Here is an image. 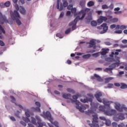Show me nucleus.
Returning a JSON list of instances; mask_svg holds the SVG:
<instances>
[{
  "instance_id": "603ef678",
  "label": "nucleus",
  "mask_w": 127,
  "mask_h": 127,
  "mask_svg": "<svg viewBox=\"0 0 127 127\" xmlns=\"http://www.w3.org/2000/svg\"><path fill=\"white\" fill-rule=\"evenodd\" d=\"M113 86H114V85L113 84L109 83L108 84V86H105L104 88L105 89H107V88H113Z\"/></svg>"
},
{
  "instance_id": "c03bdc74",
  "label": "nucleus",
  "mask_w": 127,
  "mask_h": 127,
  "mask_svg": "<svg viewBox=\"0 0 127 127\" xmlns=\"http://www.w3.org/2000/svg\"><path fill=\"white\" fill-rule=\"evenodd\" d=\"M66 91H67L68 93H72V94H75V91H74V90L71 88H67L66 89Z\"/></svg>"
},
{
  "instance_id": "0e129e2a",
  "label": "nucleus",
  "mask_w": 127,
  "mask_h": 127,
  "mask_svg": "<svg viewBox=\"0 0 127 127\" xmlns=\"http://www.w3.org/2000/svg\"><path fill=\"white\" fill-rule=\"evenodd\" d=\"M20 112L17 111L15 113V116H16V117H17V118H19V114H20Z\"/></svg>"
},
{
  "instance_id": "ea45409f",
  "label": "nucleus",
  "mask_w": 127,
  "mask_h": 127,
  "mask_svg": "<svg viewBox=\"0 0 127 127\" xmlns=\"http://www.w3.org/2000/svg\"><path fill=\"white\" fill-rule=\"evenodd\" d=\"M95 3L93 1H90L87 3V6H88L89 7H91V6H93Z\"/></svg>"
},
{
  "instance_id": "4468645a",
  "label": "nucleus",
  "mask_w": 127,
  "mask_h": 127,
  "mask_svg": "<svg viewBox=\"0 0 127 127\" xmlns=\"http://www.w3.org/2000/svg\"><path fill=\"white\" fill-rule=\"evenodd\" d=\"M103 96V94H102V92H97L96 94L94 95V97L96 98V100L99 102V103H102L103 101L101 98H100V97H102Z\"/></svg>"
},
{
  "instance_id": "774afa93",
  "label": "nucleus",
  "mask_w": 127,
  "mask_h": 127,
  "mask_svg": "<svg viewBox=\"0 0 127 127\" xmlns=\"http://www.w3.org/2000/svg\"><path fill=\"white\" fill-rule=\"evenodd\" d=\"M120 29H127V26L121 25V26H120Z\"/></svg>"
},
{
  "instance_id": "bb28decb",
  "label": "nucleus",
  "mask_w": 127,
  "mask_h": 127,
  "mask_svg": "<svg viewBox=\"0 0 127 127\" xmlns=\"http://www.w3.org/2000/svg\"><path fill=\"white\" fill-rule=\"evenodd\" d=\"M79 5H80L81 7H84V6L86 5V1L85 0H81L79 2Z\"/></svg>"
},
{
  "instance_id": "2f4dec72",
  "label": "nucleus",
  "mask_w": 127,
  "mask_h": 127,
  "mask_svg": "<svg viewBox=\"0 0 127 127\" xmlns=\"http://www.w3.org/2000/svg\"><path fill=\"white\" fill-rule=\"evenodd\" d=\"M113 79H114V77H110L105 78V84L109 83V82H110V81H111V80H113Z\"/></svg>"
},
{
  "instance_id": "1a4fd4ad",
  "label": "nucleus",
  "mask_w": 127,
  "mask_h": 127,
  "mask_svg": "<svg viewBox=\"0 0 127 127\" xmlns=\"http://www.w3.org/2000/svg\"><path fill=\"white\" fill-rule=\"evenodd\" d=\"M115 59H116L115 61L114 62H116L115 63H113L112 64L109 65V67L111 69H114V68H116V67H119L120 66V57H118L117 56L115 57Z\"/></svg>"
},
{
  "instance_id": "c9c22d12",
  "label": "nucleus",
  "mask_w": 127,
  "mask_h": 127,
  "mask_svg": "<svg viewBox=\"0 0 127 127\" xmlns=\"http://www.w3.org/2000/svg\"><path fill=\"white\" fill-rule=\"evenodd\" d=\"M88 44H91V45L96 46V40L95 39L91 40L89 43H88Z\"/></svg>"
},
{
  "instance_id": "680f3d73",
  "label": "nucleus",
  "mask_w": 127,
  "mask_h": 127,
  "mask_svg": "<svg viewBox=\"0 0 127 127\" xmlns=\"http://www.w3.org/2000/svg\"><path fill=\"white\" fill-rule=\"evenodd\" d=\"M112 126L113 127H117L118 126V124H117L116 122H113L112 123Z\"/></svg>"
},
{
  "instance_id": "69168bd1",
  "label": "nucleus",
  "mask_w": 127,
  "mask_h": 127,
  "mask_svg": "<svg viewBox=\"0 0 127 127\" xmlns=\"http://www.w3.org/2000/svg\"><path fill=\"white\" fill-rule=\"evenodd\" d=\"M124 74H125V71H120L118 74V76H119V77H121V76H122V75H124Z\"/></svg>"
},
{
  "instance_id": "e433bc0d",
  "label": "nucleus",
  "mask_w": 127,
  "mask_h": 127,
  "mask_svg": "<svg viewBox=\"0 0 127 127\" xmlns=\"http://www.w3.org/2000/svg\"><path fill=\"white\" fill-rule=\"evenodd\" d=\"M104 114L105 115H107V116H112L111 114V110L110 109H108L107 110H105Z\"/></svg>"
},
{
  "instance_id": "49530a36",
  "label": "nucleus",
  "mask_w": 127,
  "mask_h": 127,
  "mask_svg": "<svg viewBox=\"0 0 127 127\" xmlns=\"http://www.w3.org/2000/svg\"><path fill=\"white\" fill-rule=\"evenodd\" d=\"M56 37H59L60 38L62 39L64 37V36L60 33H58L56 34Z\"/></svg>"
},
{
  "instance_id": "09e8293b",
  "label": "nucleus",
  "mask_w": 127,
  "mask_h": 127,
  "mask_svg": "<svg viewBox=\"0 0 127 127\" xmlns=\"http://www.w3.org/2000/svg\"><path fill=\"white\" fill-rule=\"evenodd\" d=\"M102 9H108L109 8V6L107 4H103L102 5Z\"/></svg>"
},
{
  "instance_id": "a211bd4d",
  "label": "nucleus",
  "mask_w": 127,
  "mask_h": 127,
  "mask_svg": "<svg viewBox=\"0 0 127 127\" xmlns=\"http://www.w3.org/2000/svg\"><path fill=\"white\" fill-rule=\"evenodd\" d=\"M2 33L4 34V33H5V31H4L3 28L1 27V25H0V39H2V35H1Z\"/></svg>"
},
{
  "instance_id": "3c124183",
  "label": "nucleus",
  "mask_w": 127,
  "mask_h": 127,
  "mask_svg": "<svg viewBox=\"0 0 127 127\" xmlns=\"http://www.w3.org/2000/svg\"><path fill=\"white\" fill-rule=\"evenodd\" d=\"M70 31H71V28H69L65 30V34H69V33H70Z\"/></svg>"
},
{
  "instance_id": "338daca9",
  "label": "nucleus",
  "mask_w": 127,
  "mask_h": 127,
  "mask_svg": "<svg viewBox=\"0 0 127 127\" xmlns=\"http://www.w3.org/2000/svg\"><path fill=\"white\" fill-rule=\"evenodd\" d=\"M120 48H122V49H124V48H127V45H121Z\"/></svg>"
},
{
  "instance_id": "aec40b11",
  "label": "nucleus",
  "mask_w": 127,
  "mask_h": 127,
  "mask_svg": "<svg viewBox=\"0 0 127 127\" xmlns=\"http://www.w3.org/2000/svg\"><path fill=\"white\" fill-rule=\"evenodd\" d=\"M109 50L110 49H102V52H101V55H103V56L106 55V54H107V53L109 52Z\"/></svg>"
},
{
  "instance_id": "2eb2a0df",
  "label": "nucleus",
  "mask_w": 127,
  "mask_h": 127,
  "mask_svg": "<svg viewBox=\"0 0 127 127\" xmlns=\"http://www.w3.org/2000/svg\"><path fill=\"white\" fill-rule=\"evenodd\" d=\"M6 21V17L4 15H2L1 12H0V23L3 24Z\"/></svg>"
},
{
  "instance_id": "6ab92c4d",
  "label": "nucleus",
  "mask_w": 127,
  "mask_h": 127,
  "mask_svg": "<svg viewBox=\"0 0 127 127\" xmlns=\"http://www.w3.org/2000/svg\"><path fill=\"white\" fill-rule=\"evenodd\" d=\"M115 52H112L111 55H110V57H114V55H119V52H121L122 50L118 49L116 50Z\"/></svg>"
},
{
  "instance_id": "c85d7f7f",
  "label": "nucleus",
  "mask_w": 127,
  "mask_h": 127,
  "mask_svg": "<svg viewBox=\"0 0 127 127\" xmlns=\"http://www.w3.org/2000/svg\"><path fill=\"white\" fill-rule=\"evenodd\" d=\"M105 61H107V62H115L116 60L111 58H107L105 59Z\"/></svg>"
},
{
  "instance_id": "58836bf2",
  "label": "nucleus",
  "mask_w": 127,
  "mask_h": 127,
  "mask_svg": "<svg viewBox=\"0 0 127 127\" xmlns=\"http://www.w3.org/2000/svg\"><path fill=\"white\" fill-rule=\"evenodd\" d=\"M121 89H127V85L126 84V83H121Z\"/></svg>"
},
{
  "instance_id": "4d7b16f0",
  "label": "nucleus",
  "mask_w": 127,
  "mask_h": 127,
  "mask_svg": "<svg viewBox=\"0 0 127 127\" xmlns=\"http://www.w3.org/2000/svg\"><path fill=\"white\" fill-rule=\"evenodd\" d=\"M122 32H123L122 30H118L115 31L114 32V33H118V34H121V33H122Z\"/></svg>"
},
{
  "instance_id": "bf43d9fd",
  "label": "nucleus",
  "mask_w": 127,
  "mask_h": 127,
  "mask_svg": "<svg viewBox=\"0 0 127 127\" xmlns=\"http://www.w3.org/2000/svg\"><path fill=\"white\" fill-rule=\"evenodd\" d=\"M108 8L110 9H114V4L111 3L109 6H108Z\"/></svg>"
},
{
  "instance_id": "e2e57ef3",
  "label": "nucleus",
  "mask_w": 127,
  "mask_h": 127,
  "mask_svg": "<svg viewBox=\"0 0 127 127\" xmlns=\"http://www.w3.org/2000/svg\"><path fill=\"white\" fill-rule=\"evenodd\" d=\"M73 8V5L72 4H69V5L67 6V9H72Z\"/></svg>"
},
{
  "instance_id": "de8ad7c7",
  "label": "nucleus",
  "mask_w": 127,
  "mask_h": 127,
  "mask_svg": "<svg viewBox=\"0 0 127 127\" xmlns=\"http://www.w3.org/2000/svg\"><path fill=\"white\" fill-rule=\"evenodd\" d=\"M92 47H93V49H96V48H97L96 46L92 45V44H89V45L88 46V48H92Z\"/></svg>"
},
{
  "instance_id": "052dcab7",
  "label": "nucleus",
  "mask_w": 127,
  "mask_h": 127,
  "mask_svg": "<svg viewBox=\"0 0 127 127\" xmlns=\"http://www.w3.org/2000/svg\"><path fill=\"white\" fill-rule=\"evenodd\" d=\"M93 105L94 106V108L97 109L98 108V105H99V103H91V105Z\"/></svg>"
},
{
  "instance_id": "5701e85b",
  "label": "nucleus",
  "mask_w": 127,
  "mask_h": 127,
  "mask_svg": "<svg viewBox=\"0 0 127 127\" xmlns=\"http://www.w3.org/2000/svg\"><path fill=\"white\" fill-rule=\"evenodd\" d=\"M81 97H82V95L77 93L75 95H73L72 96V99H73V100H75V101H77V100H78V98H80Z\"/></svg>"
},
{
  "instance_id": "20e7f679",
  "label": "nucleus",
  "mask_w": 127,
  "mask_h": 127,
  "mask_svg": "<svg viewBox=\"0 0 127 127\" xmlns=\"http://www.w3.org/2000/svg\"><path fill=\"white\" fill-rule=\"evenodd\" d=\"M103 103L105 106L100 105L99 106V111H101V112H104V113H105V111H106V106H107V107H108V108H110V105L113 103V102L109 101L106 99H103Z\"/></svg>"
},
{
  "instance_id": "412c9836",
  "label": "nucleus",
  "mask_w": 127,
  "mask_h": 127,
  "mask_svg": "<svg viewBox=\"0 0 127 127\" xmlns=\"http://www.w3.org/2000/svg\"><path fill=\"white\" fill-rule=\"evenodd\" d=\"M71 95L70 94H66L64 93L63 95V97L64 98V99H66V100H69V99H70V98H71Z\"/></svg>"
},
{
  "instance_id": "473e14b6",
  "label": "nucleus",
  "mask_w": 127,
  "mask_h": 127,
  "mask_svg": "<svg viewBox=\"0 0 127 127\" xmlns=\"http://www.w3.org/2000/svg\"><path fill=\"white\" fill-rule=\"evenodd\" d=\"M85 114L88 116H91V114H94V111H93V110H88L87 111H85Z\"/></svg>"
},
{
  "instance_id": "f257e3e1",
  "label": "nucleus",
  "mask_w": 127,
  "mask_h": 127,
  "mask_svg": "<svg viewBox=\"0 0 127 127\" xmlns=\"http://www.w3.org/2000/svg\"><path fill=\"white\" fill-rule=\"evenodd\" d=\"M91 12V9L89 8H83L81 10V11L79 13H76L75 16L77 15V17L74 19L73 21L69 23V26L71 25V29L72 30H75L76 28H77V23L79 20H82L83 19L85 18L86 16V13H90Z\"/></svg>"
},
{
  "instance_id": "393cba45",
  "label": "nucleus",
  "mask_w": 127,
  "mask_h": 127,
  "mask_svg": "<svg viewBox=\"0 0 127 127\" xmlns=\"http://www.w3.org/2000/svg\"><path fill=\"white\" fill-rule=\"evenodd\" d=\"M4 63H0V67L3 70H5L6 72L8 71V69L6 67H4Z\"/></svg>"
},
{
  "instance_id": "6e6552de",
  "label": "nucleus",
  "mask_w": 127,
  "mask_h": 127,
  "mask_svg": "<svg viewBox=\"0 0 127 127\" xmlns=\"http://www.w3.org/2000/svg\"><path fill=\"white\" fill-rule=\"evenodd\" d=\"M115 108L116 110H117V111H119V112H123L124 110L127 112V108L126 107V106H125V105H121V104L119 103H116Z\"/></svg>"
},
{
  "instance_id": "b1692460",
  "label": "nucleus",
  "mask_w": 127,
  "mask_h": 127,
  "mask_svg": "<svg viewBox=\"0 0 127 127\" xmlns=\"http://www.w3.org/2000/svg\"><path fill=\"white\" fill-rule=\"evenodd\" d=\"M71 12L72 13H74V16H78V15H76V13H79V12H80L81 10L80 11L77 12V8H72L71 9Z\"/></svg>"
},
{
  "instance_id": "a878e982",
  "label": "nucleus",
  "mask_w": 127,
  "mask_h": 127,
  "mask_svg": "<svg viewBox=\"0 0 127 127\" xmlns=\"http://www.w3.org/2000/svg\"><path fill=\"white\" fill-rule=\"evenodd\" d=\"M72 103V104H74V103H75V105H76V106H78V105L80 104V101H78V100H73V99H72V98L69 99Z\"/></svg>"
},
{
  "instance_id": "f8f14e48",
  "label": "nucleus",
  "mask_w": 127,
  "mask_h": 127,
  "mask_svg": "<svg viewBox=\"0 0 127 127\" xmlns=\"http://www.w3.org/2000/svg\"><path fill=\"white\" fill-rule=\"evenodd\" d=\"M36 106H38L37 107H32L31 109L33 112H38V113H40V107H41V104H40V103L38 102H35Z\"/></svg>"
},
{
  "instance_id": "864d4df0",
  "label": "nucleus",
  "mask_w": 127,
  "mask_h": 127,
  "mask_svg": "<svg viewBox=\"0 0 127 127\" xmlns=\"http://www.w3.org/2000/svg\"><path fill=\"white\" fill-rule=\"evenodd\" d=\"M53 125H54V126H55L56 127H59V124L58 122H57V121H55L53 122Z\"/></svg>"
},
{
  "instance_id": "9d476101",
  "label": "nucleus",
  "mask_w": 127,
  "mask_h": 127,
  "mask_svg": "<svg viewBox=\"0 0 127 127\" xmlns=\"http://www.w3.org/2000/svg\"><path fill=\"white\" fill-rule=\"evenodd\" d=\"M76 109L79 110V112L81 113H84L83 110H86L87 108H89L88 105H82L80 104L78 105V106H76Z\"/></svg>"
},
{
  "instance_id": "f704fd0d",
  "label": "nucleus",
  "mask_w": 127,
  "mask_h": 127,
  "mask_svg": "<svg viewBox=\"0 0 127 127\" xmlns=\"http://www.w3.org/2000/svg\"><path fill=\"white\" fill-rule=\"evenodd\" d=\"M80 102L84 103H88V102H89V98H84V99H81Z\"/></svg>"
},
{
  "instance_id": "6e6d98bb",
  "label": "nucleus",
  "mask_w": 127,
  "mask_h": 127,
  "mask_svg": "<svg viewBox=\"0 0 127 127\" xmlns=\"http://www.w3.org/2000/svg\"><path fill=\"white\" fill-rule=\"evenodd\" d=\"M92 56L93 57H95V58L99 57V53L93 54L92 55Z\"/></svg>"
},
{
  "instance_id": "f3484780",
  "label": "nucleus",
  "mask_w": 127,
  "mask_h": 127,
  "mask_svg": "<svg viewBox=\"0 0 127 127\" xmlns=\"http://www.w3.org/2000/svg\"><path fill=\"white\" fill-rule=\"evenodd\" d=\"M6 6V7H8L9 5H10V2L9 1H6L4 4L2 3H0V6L1 7H3V6Z\"/></svg>"
},
{
  "instance_id": "cd10ccee",
  "label": "nucleus",
  "mask_w": 127,
  "mask_h": 127,
  "mask_svg": "<svg viewBox=\"0 0 127 127\" xmlns=\"http://www.w3.org/2000/svg\"><path fill=\"white\" fill-rule=\"evenodd\" d=\"M24 111L25 112V116L27 118H29V117H30V114L29 113V110L27 109L26 108H24Z\"/></svg>"
},
{
  "instance_id": "0eeeda50",
  "label": "nucleus",
  "mask_w": 127,
  "mask_h": 127,
  "mask_svg": "<svg viewBox=\"0 0 127 127\" xmlns=\"http://www.w3.org/2000/svg\"><path fill=\"white\" fill-rule=\"evenodd\" d=\"M97 28L98 29H101L103 28V30L101 31L99 33L100 34H104V33H106V32L108 31V27L107 23H103L100 26H98Z\"/></svg>"
},
{
  "instance_id": "7ed1b4c3",
  "label": "nucleus",
  "mask_w": 127,
  "mask_h": 127,
  "mask_svg": "<svg viewBox=\"0 0 127 127\" xmlns=\"http://www.w3.org/2000/svg\"><path fill=\"white\" fill-rule=\"evenodd\" d=\"M35 118L33 117H31V123L35 125V126H37V124L38 125V127H43L44 126H46V123L44 122H42L40 117L38 116H36Z\"/></svg>"
},
{
  "instance_id": "39448f33",
  "label": "nucleus",
  "mask_w": 127,
  "mask_h": 127,
  "mask_svg": "<svg viewBox=\"0 0 127 127\" xmlns=\"http://www.w3.org/2000/svg\"><path fill=\"white\" fill-rule=\"evenodd\" d=\"M63 2V4H62V3H60V1L59 0H57V9H59L60 11L63 10L64 7L68 6V2H67V1H64Z\"/></svg>"
},
{
  "instance_id": "a18cd8bd",
  "label": "nucleus",
  "mask_w": 127,
  "mask_h": 127,
  "mask_svg": "<svg viewBox=\"0 0 127 127\" xmlns=\"http://www.w3.org/2000/svg\"><path fill=\"white\" fill-rule=\"evenodd\" d=\"M86 19L87 20H92L93 19V17H92V15H88L87 17H86Z\"/></svg>"
},
{
  "instance_id": "5fc2aeb1",
  "label": "nucleus",
  "mask_w": 127,
  "mask_h": 127,
  "mask_svg": "<svg viewBox=\"0 0 127 127\" xmlns=\"http://www.w3.org/2000/svg\"><path fill=\"white\" fill-rule=\"evenodd\" d=\"M111 69V67H107V68H106L104 71V72H107V73H109V71Z\"/></svg>"
},
{
  "instance_id": "79ce46f5",
  "label": "nucleus",
  "mask_w": 127,
  "mask_h": 127,
  "mask_svg": "<svg viewBox=\"0 0 127 127\" xmlns=\"http://www.w3.org/2000/svg\"><path fill=\"white\" fill-rule=\"evenodd\" d=\"M97 24H98V22L96 21H92L91 22V25L92 26H97Z\"/></svg>"
},
{
  "instance_id": "dca6fc26",
  "label": "nucleus",
  "mask_w": 127,
  "mask_h": 127,
  "mask_svg": "<svg viewBox=\"0 0 127 127\" xmlns=\"http://www.w3.org/2000/svg\"><path fill=\"white\" fill-rule=\"evenodd\" d=\"M91 78L92 79H96L97 81L99 82H103V81H104V80L97 74H94V76H91Z\"/></svg>"
},
{
  "instance_id": "c756f323",
  "label": "nucleus",
  "mask_w": 127,
  "mask_h": 127,
  "mask_svg": "<svg viewBox=\"0 0 127 127\" xmlns=\"http://www.w3.org/2000/svg\"><path fill=\"white\" fill-rule=\"evenodd\" d=\"M105 125L106 126H107V127H110V126L112 125V122L109 119H106V120H105Z\"/></svg>"
},
{
  "instance_id": "f03ea898",
  "label": "nucleus",
  "mask_w": 127,
  "mask_h": 127,
  "mask_svg": "<svg viewBox=\"0 0 127 127\" xmlns=\"http://www.w3.org/2000/svg\"><path fill=\"white\" fill-rule=\"evenodd\" d=\"M14 6L16 10H14L13 12H10L11 17L13 20H15L16 23L18 25H20V24H21V21H20V20H19L20 18V15H19V13H18V10H19V7L16 3H15Z\"/></svg>"
},
{
  "instance_id": "9b49d317",
  "label": "nucleus",
  "mask_w": 127,
  "mask_h": 127,
  "mask_svg": "<svg viewBox=\"0 0 127 127\" xmlns=\"http://www.w3.org/2000/svg\"><path fill=\"white\" fill-rule=\"evenodd\" d=\"M41 116L44 119H47V120L50 122H51V120H52V118H51V114L49 111H47L46 113L44 112L43 114L41 115Z\"/></svg>"
},
{
  "instance_id": "423d86ee",
  "label": "nucleus",
  "mask_w": 127,
  "mask_h": 127,
  "mask_svg": "<svg viewBox=\"0 0 127 127\" xmlns=\"http://www.w3.org/2000/svg\"><path fill=\"white\" fill-rule=\"evenodd\" d=\"M93 117V121L92 124H89V126L91 127H99L100 126L99 124H98L99 121L98 120L99 118H98V115L95 114L92 115Z\"/></svg>"
},
{
  "instance_id": "a19ab883",
  "label": "nucleus",
  "mask_w": 127,
  "mask_h": 127,
  "mask_svg": "<svg viewBox=\"0 0 127 127\" xmlns=\"http://www.w3.org/2000/svg\"><path fill=\"white\" fill-rule=\"evenodd\" d=\"M110 113L111 114V116H114L116 114H117V111L115 110L111 109L110 110Z\"/></svg>"
},
{
  "instance_id": "8fccbe9b",
  "label": "nucleus",
  "mask_w": 127,
  "mask_h": 127,
  "mask_svg": "<svg viewBox=\"0 0 127 127\" xmlns=\"http://www.w3.org/2000/svg\"><path fill=\"white\" fill-rule=\"evenodd\" d=\"M119 19L117 18H112L111 20V21H112V22H118Z\"/></svg>"
},
{
  "instance_id": "37998d69",
  "label": "nucleus",
  "mask_w": 127,
  "mask_h": 127,
  "mask_svg": "<svg viewBox=\"0 0 127 127\" xmlns=\"http://www.w3.org/2000/svg\"><path fill=\"white\" fill-rule=\"evenodd\" d=\"M23 120L25 123H29V122H30V120L29 119H28V117H23Z\"/></svg>"
},
{
  "instance_id": "4c0bfd02",
  "label": "nucleus",
  "mask_w": 127,
  "mask_h": 127,
  "mask_svg": "<svg viewBox=\"0 0 127 127\" xmlns=\"http://www.w3.org/2000/svg\"><path fill=\"white\" fill-rule=\"evenodd\" d=\"M10 98L11 99V102L12 103H14L16 106H17V104H16V103H15V98H14V97L10 96Z\"/></svg>"
},
{
  "instance_id": "7c9ffc66",
  "label": "nucleus",
  "mask_w": 127,
  "mask_h": 127,
  "mask_svg": "<svg viewBox=\"0 0 127 127\" xmlns=\"http://www.w3.org/2000/svg\"><path fill=\"white\" fill-rule=\"evenodd\" d=\"M91 56V54L84 55L82 56V58L83 59H89Z\"/></svg>"
},
{
  "instance_id": "13d9d810",
  "label": "nucleus",
  "mask_w": 127,
  "mask_h": 127,
  "mask_svg": "<svg viewBox=\"0 0 127 127\" xmlns=\"http://www.w3.org/2000/svg\"><path fill=\"white\" fill-rule=\"evenodd\" d=\"M116 25L115 24L111 25L110 26L111 29H114V28H116Z\"/></svg>"
},
{
  "instance_id": "ddd939ff",
  "label": "nucleus",
  "mask_w": 127,
  "mask_h": 127,
  "mask_svg": "<svg viewBox=\"0 0 127 127\" xmlns=\"http://www.w3.org/2000/svg\"><path fill=\"white\" fill-rule=\"evenodd\" d=\"M108 18L106 16H100L99 18L97 20V24L99 25L101 24L103 21H107Z\"/></svg>"
},
{
  "instance_id": "72a5a7b5",
  "label": "nucleus",
  "mask_w": 127,
  "mask_h": 127,
  "mask_svg": "<svg viewBox=\"0 0 127 127\" xmlns=\"http://www.w3.org/2000/svg\"><path fill=\"white\" fill-rule=\"evenodd\" d=\"M118 119L119 120H121L122 121H123V120H125V114H120L118 117Z\"/></svg>"
},
{
  "instance_id": "4be33fe9",
  "label": "nucleus",
  "mask_w": 127,
  "mask_h": 127,
  "mask_svg": "<svg viewBox=\"0 0 127 127\" xmlns=\"http://www.w3.org/2000/svg\"><path fill=\"white\" fill-rule=\"evenodd\" d=\"M19 11L22 14H25V13H26V11L25 10V9L22 6L20 7Z\"/></svg>"
}]
</instances>
